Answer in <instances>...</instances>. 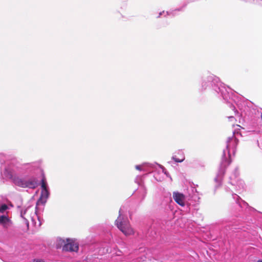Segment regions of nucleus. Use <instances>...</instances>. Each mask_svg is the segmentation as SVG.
<instances>
[{
  "label": "nucleus",
  "mask_w": 262,
  "mask_h": 262,
  "mask_svg": "<svg viewBox=\"0 0 262 262\" xmlns=\"http://www.w3.org/2000/svg\"><path fill=\"white\" fill-rule=\"evenodd\" d=\"M20 216L21 218L24 220L27 229L29 228V219H31L32 222L35 225H36L37 224V223L35 221V217H37L39 220V218L36 214V211H34L33 208L31 206L23 208L20 211Z\"/></svg>",
  "instance_id": "7ed1b4c3"
},
{
  "label": "nucleus",
  "mask_w": 262,
  "mask_h": 262,
  "mask_svg": "<svg viewBox=\"0 0 262 262\" xmlns=\"http://www.w3.org/2000/svg\"><path fill=\"white\" fill-rule=\"evenodd\" d=\"M172 159L176 162H182L185 159L184 157L183 156L182 158L181 159H179L177 158L175 156L172 157Z\"/></svg>",
  "instance_id": "9b49d317"
},
{
  "label": "nucleus",
  "mask_w": 262,
  "mask_h": 262,
  "mask_svg": "<svg viewBox=\"0 0 262 262\" xmlns=\"http://www.w3.org/2000/svg\"><path fill=\"white\" fill-rule=\"evenodd\" d=\"M38 222H39V223H38V226H40V225H41V223H40V221H38Z\"/></svg>",
  "instance_id": "ddd939ff"
},
{
  "label": "nucleus",
  "mask_w": 262,
  "mask_h": 262,
  "mask_svg": "<svg viewBox=\"0 0 262 262\" xmlns=\"http://www.w3.org/2000/svg\"><path fill=\"white\" fill-rule=\"evenodd\" d=\"M231 142H233L235 144H237V140L235 139V138H230L229 139V140L227 142V148L229 150V148H230V146H231Z\"/></svg>",
  "instance_id": "1a4fd4ad"
},
{
  "label": "nucleus",
  "mask_w": 262,
  "mask_h": 262,
  "mask_svg": "<svg viewBox=\"0 0 262 262\" xmlns=\"http://www.w3.org/2000/svg\"><path fill=\"white\" fill-rule=\"evenodd\" d=\"M173 198L174 201L180 205L182 206L185 205V197L183 194L179 192H173Z\"/></svg>",
  "instance_id": "423d86ee"
},
{
  "label": "nucleus",
  "mask_w": 262,
  "mask_h": 262,
  "mask_svg": "<svg viewBox=\"0 0 262 262\" xmlns=\"http://www.w3.org/2000/svg\"><path fill=\"white\" fill-rule=\"evenodd\" d=\"M56 247L57 249L62 248L63 252H77L79 244L75 239L58 238L56 241Z\"/></svg>",
  "instance_id": "f257e3e1"
},
{
  "label": "nucleus",
  "mask_w": 262,
  "mask_h": 262,
  "mask_svg": "<svg viewBox=\"0 0 262 262\" xmlns=\"http://www.w3.org/2000/svg\"><path fill=\"white\" fill-rule=\"evenodd\" d=\"M0 225L4 229H8L12 225V222L7 215H0Z\"/></svg>",
  "instance_id": "39448f33"
},
{
  "label": "nucleus",
  "mask_w": 262,
  "mask_h": 262,
  "mask_svg": "<svg viewBox=\"0 0 262 262\" xmlns=\"http://www.w3.org/2000/svg\"><path fill=\"white\" fill-rule=\"evenodd\" d=\"M136 168L138 170H141V166L140 165H137L136 166Z\"/></svg>",
  "instance_id": "f8f14e48"
},
{
  "label": "nucleus",
  "mask_w": 262,
  "mask_h": 262,
  "mask_svg": "<svg viewBox=\"0 0 262 262\" xmlns=\"http://www.w3.org/2000/svg\"><path fill=\"white\" fill-rule=\"evenodd\" d=\"M118 228L125 235H130L134 233L133 229L131 227L127 220L122 219L121 209L119 210V215L115 222Z\"/></svg>",
  "instance_id": "f03ea898"
},
{
  "label": "nucleus",
  "mask_w": 262,
  "mask_h": 262,
  "mask_svg": "<svg viewBox=\"0 0 262 262\" xmlns=\"http://www.w3.org/2000/svg\"><path fill=\"white\" fill-rule=\"evenodd\" d=\"M257 262H262V260H258Z\"/></svg>",
  "instance_id": "4468645a"
},
{
  "label": "nucleus",
  "mask_w": 262,
  "mask_h": 262,
  "mask_svg": "<svg viewBox=\"0 0 262 262\" xmlns=\"http://www.w3.org/2000/svg\"><path fill=\"white\" fill-rule=\"evenodd\" d=\"M261 119H262V115H261Z\"/></svg>",
  "instance_id": "dca6fc26"
},
{
  "label": "nucleus",
  "mask_w": 262,
  "mask_h": 262,
  "mask_svg": "<svg viewBox=\"0 0 262 262\" xmlns=\"http://www.w3.org/2000/svg\"><path fill=\"white\" fill-rule=\"evenodd\" d=\"M229 118L230 119L233 118V117H230Z\"/></svg>",
  "instance_id": "2eb2a0df"
},
{
  "label": "nucleus",
  "mask_w": 262,
  "mask_h": 262,
  "mask_svg": "<svg viewBox=\"0 0 262 262\" xmlns=\"http://www.w3.org/2000/svg\"><path fill=\"white\" fill-rule=\"evenodd\" d=\"M41 197L47 198L49 196V192L47 188V184L46 181L43 179L41 182Z\"/></svg>",
  "instance_id": "0eeeda50"
},
{
  "label": "nucleus",
  "mask_w": 262,
  "mask_h": 262,
  "mask_svg": "<svg viewBox=\"0 0 262 262\" xmlns=\"http://www.w3.org/2000/svg\"><path fill=\"white\" fill-rule=\"evenodd\" d=\"M16 183L22 187H30V188H34L36 185V181L35 180H29L25 181L24 180H18L16 181Z\"/></svg>",
  "instance_id": "20e7f679"
},
{
  "label": "nucleus",
  "mask_w": 262,
  "mask_h": 262,
  "mask_svg": "<svg viewBox=\"0 0 262 262\" xmlns=\"http://www.w3.org/2000/svg\"><path fill=\"white\" fill-rule=\"evenodd\" d=\"M178 11V10L177 9L167 11H163L162 12H160L159 13V15H177V12Z\"/></svg>",
  "instance_id": "6e6552de"
},
{
  "label": "nucleus",
  "mask_w": 262,
  "mask_h": 262,
  "mask_svg": "<svg viewBox=\"0 0 262 262\" xmlns=\"http://www.w3.org/2000/svg\"><path fill=\"white\" fill-rule=\"evenodd\" d=\"M8 208V206L4 204H0V213L4 212Z\"/></svg>",
  "instance_id": "9d476101"
}]
</instances>
